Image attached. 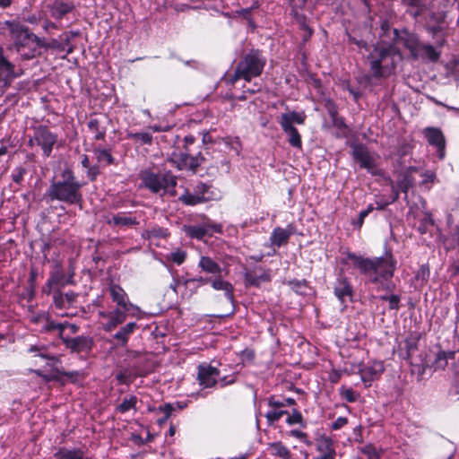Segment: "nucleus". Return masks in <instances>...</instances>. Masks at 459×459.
Wrapping results in <instances>:
<instances>
[{
	"mask_svg": "<svg viewBox=\"0 0 459 459\" xmlns=\"http://www.w3.org/2000/svg\"><path fill=\"white\" fill-rule=\"evenodd\" d=\"M347 258L365 275L368 282L377 286V290H389V282L396 269V260L391 253L383 256L368 258L348 253Z\"/></svg>",
	"mask_w": 459,
	"mask_h": 459,
	"instance_id": "obj_1",
	"label": "nucleus"
},
{
	"mask_svg": "<svg viewBox=\"0 0 459 459\" xmlns=\"http://www.w3.org/2000/svg\"><path fill=\"white\" fill-rule=\"evenodd\" d=\"M4 24L8 30L7 48L15 52L22 59H32L39 55V48L49 47L45 39L38 37L18 21H5Z\"/></svg>",
	"mask_w": 459,
	"mask_h": 459,
	"instance_id": "obj_2",
	"label": "nucleus"
},
{
	"mask_svg": "<svg viewBox=\"0 0 459 459\" xmlns=\"http://www.w3.org/2000/svg\"><path fill=\"white\" fill-rule=\"evenodd\" d=\"M108 291L113 302L117 304V307L110 310L101 308L98 311V320L103 331L110 333L118 325H122L130 313L131 316L139 317L142 310L139 307L129 301L126 292L117 284H111Z\"/></svg>",
	"mask_w": 459,
	"mask_h": 459,
	"instance_id": "obj_3",
	"label": "nucleus"
},
{
	"mask_svg": "<svg viewBox=\"0 0 459 459\" xmlns=\"http://www.w3.org/2000/svg\"><path fill=\"white\" fill-rule=\"evenodd\" d=\"M82 184L76 180L73 171L65 169L61 173V179L51 183L48 195L51 200L75 204L82 202Z\"/></svg>",
	"mask_w": 459,
	"mask_h": 459,
	"instance_id": "obj_4",
	"label": "nucleus"
},
{
	"mask_svg": "<svg viewBox=\"0 0 459 459\" xmlns=\"http://www.w3.org/2000/svg\"><path fill=\"white\" fill-rule=\"evenodd\" d=\"M265 63L266 59L259 50H250L237 65L234 74L229 78V83L234 84L239 79L249 82L252 78L262 74Z\"/></svg>",
	"mask_w": 459,
	"mask_h": 459,
	"instance_id": "obj_5",
	"label": "nucleus"
},
{
	"mask_svg": "<svg viewBox=\"0 0 459 459\" xmlns=\"http://www.w3.org/2000/svg\"><path fill=\"white\" fill-rule=\"evenodd\" d=\"M395 55L390 48L375 46L369 52L368 60L370 71L375 78H385L395 68Z\"/></svg>",
	"mask_w": 459,
	"mask_h": 459,
	"instance_id": "obj_6",
	"label": "nucleus"
},
{
	"mask_svg": "<svg viewBox=\"0 0 459 459\" xmlns=\"http://www.w3.org/2000/svg\"><path fill=\"white\" fill-rule=\"evenodd\" d=\"M437 25H429L430 30L434 35H437V39L436 40V46H432L430 44L421 43L419 51L416 53L413 58L415 59H423L430 62H437L441 55V51L438 49L442 48L446 40L444 37H439L438 33L442 31L446 24L445 22V16L443 13H439L437 15Z\"/></svg>",
	"mask_w": 459,
	"mask_h": 459,
	"instance_id": "obj_7",
	"label": "nucleus"
},
{
	"mask_svg": "<svg viewBox=\"0 0 459 459\" xmlns=\"http://www.w3.org/2000/svg\"><path fill=\"white\" fill-rule=\"evenodd\" d=\"M306 114L304 111H289L281 114L278 117L283 133L288 137V143L294 148L300 149L302 146L301 136L294 125H303L306 120Z\"/></svg>",
	"mask_w": 459,
	"mask_h": 459,
	"instance_id": "obj_8",
	"label": "nucleus"
},
{
	"mask_svg": "<svg viewBox=\"0 0 459 459\" xmlns=\"http://www.w3.org/2000/svg\"><path fill=\"white\" fill-rule=\"evenodd\" d=\"M57 142V135L51 132L46 126L34 127L33 134L30 136L28 145L31 148L37 146L42 151L44 158H48L55 144Z\"/></svg>",
	"mask_w": 459,
	"mask_h": 459,
	"instance_id": "obj_9",
	"label": "nucleus"
},
{
	"mask_svg": "<svg viewBox=\"0 0 459 459\" xmlns=\"http://www.w3.org/2000/svg\"><path fill=\"white\" fill-rule=\"evenodd\" d=\"M143 182L150 191L159 194L161 192L165 193L170 188L175 187L177 179L170 172L164 174L147 172L143 178Z\"/></svg>",
	"mask_w": 459,
	"mask_h": 459,
	"instance_id": "obj_10",
	"label": "nucleus"
},
{
	"mask_svg": "<svg viewBox=\"0 0 459 459\" xmlns=\"http://www.w3.org/2000/svg\"><path fill=\"white\" fill-rule=\"evenodd\" d=\"M352 156L358 161L361 168L366 169L372 175H381V170L377 168V157L371 153L364 145L357 144L352 148Z\"/></svg>",
	"mask_w": 459,
	"mask_h": 459,
	"instance_id": "obj_11",
	"label": "nucleus"
},
{
	"mask_svg": "<svg viewBox=\"0 0 459 459\" xmlns=\"http://www.w3.org/2000/svg\"><path fill=\"white\" fill-rule=\"evenodd\" d=\"M384 371L383 363L380 361H370L359 368L361 381L366 386H370L371 383L377 379Z\"/></svg>",
	"mask_w": 459,
	"mask_h": 459,
	"instance_id": "obj_12",
	"label": "nucleus"
},
{
	"mask_svg": "<svg viewBox=\"0 0 459 459\" xmlns=\"http://www.w3.org/2000/svg\"><path fill=\"white\" fill-rule=\"evenodd\" d=\"M18 76L19 74L15 72V65L8 60L4 55V48L0 47V82L7 85Z\"/></svg>",
	"mask_w": 459,
	"mask_h": 459,
	"instance_id": "obj_13",
	"label": "nucleus"
},
{
	"mask_svg": "<svg viewBox=\"0 0 459 459\" xmlns=\"http://www.w3.org/2000/svg\"><path fill=\"white\" fill-rule=\"evenodd\" d=\"M394 34L396 42L403 44L406 48H408L411 56L414 57L422 43L419 40L418 37L407 30L399 32L397 30H394Z\"/></svg>",
	"mask_w": 459,
	"mask_h": 459,
	"instance_id": "obj_14",
	"label": "nucleus"
},
{
	"mask_svg": "<svg viewBox=\"0 0 459 459\" xmlns=\"http://www.w3.org/2000/svg\"><path fill=\"white\" fill-rule=\"evenodd\" d=\"M219 377V370L210 365H201L198 368V379L200 385L204 387H212L215 385Z\"/></svg>",
	"mask_w": 459,
	"mask_h": 459,
	"instance_id": "obj_15",
	"label": "nucleus"
},
{
	"mask_svg": "<svg viewBox=\"0 0 459 459\" xmlns=\"http://www.w3.org/2000/svg\"><path fill=\"white\" fill-rule=\"evenodd\" d=\"M317 455L313 459H336V451L330 438L321 437L316 444Z\"/></svg>",
	"mask_w": 459,
	"mask_h": 459,
	"instance_id": "obj_16",
	"label": "nucleus"
},
{
	"mask_svg": "<svg viewBox=\"0 0 459 459\" xmlns=\"http://www.w3.org/2000/svg\"><path fill=\"white\" fill-rule=\"evenodd\" d=\"M55 459H95L89 455L87 452L77 447H60L54 454Z\"/></svg>",
	"mask_w": 459,
	"mask_h": 459,
	"instance_id": "obj_17",
	"label": "nucleus"
},
{
	"mask_svg": "<svg viewBox=\"0 0 459 459\" xmlns=\"http://www.w3.org/2000/svg\"><path fill=\"white\" fill-rule=\"evenodd\" d=\"M66 347L74 352L89 351L92 346V340L87 336L63 339Z\"/></svg>",
	"mask_w": 459,
	"mask_h": 459,
	"instance_id": "obj_18",
	"label": "nucleus"
},
{
	"mask_svg": "<svg viewBox=\"0 0 459 459\" xmlns=\"http://www.w3.org/2000/svg\"><path fill=\"white\" fill-rule=\"evenodd\" d=\"M205 282H209L213 290H221L224 293L225 298L230 302H234V287L228 281L223 280L221 275L213 279H206Z\"/></svg>",
	"mask_w": 459,
	"mask_h": 459,
	"instance_id": "obj_19",
	"label": "nucleus"
},
{
	"mask_svg": "<svg viewBox=\"0 0 459 459\" xmlns=\"http://www.w3.org/2000/svg\"><path fill=\"white\" fill-rule=\"evenodd\" d=\"M425 136L429 144L437 149L439 159L445 156V138L442 132L437 128H428L425 130Z\"/></svg>",
	"mask_w": 459,
	"mask_h": 459,
	"instance_id": "obj_20",
	"label": "nucleus"
},
{
	"mask_svg": "<svg viewBox=\"0 0 459 459\" xmlns=\"http://www.w3.org/2000/svg\"><path fill=\"white\" fill-rule=\"evenodd\" d=\"M294 233V228L291 225H288L287 228L283 229L277 227L273 229L271 236L270 242L273 247H280L283 244H286L290 237Z\"/></svg>",
	"mask_w": 459,
	"mask_h": 459,
	"instance_id": "obj_21",
	"label": "nucleus"
},
{
	"mask_svg": "<svg viewBox=\"0 0 459 459\" xmlns=\"http://www.w3.org/2000/svg\"><path fill=\"white\" fill-rule=\"evenodd\" d=\"M333 292L336 298L342 302L344 303L348 299H351L352 298V287L350 284L349 281L345 278H340L335 282Z\"/></svg>",
	"mask_w": 459,
	"mask_h": 459,
	"instance_id": "obj_22",
	"label": "nucleus"
},
{
	"mask_svg": "<svg viewBox=\"0 0 459 459\" xmlns=\"http://www.w3.org/2000/svg\"><path fill=\"white\" fill-rule=\"evenodd\" d=\"M138 328V325L134 322H129L120 327V329L113 335V339L117 342V344L121 347L127 345L129 337Z\"/></svg>",
	"mask_w": 459,
	"mask_h": 459,
	"instance_id": "obj_23",
	"label": "nucleus"
},
{
	"mask_svg": "<svg viewBox=\"0 0 459 459\" xmlns=\"http://www.w3.org/2000/svg\"><path fill=\"white\" fill-rule=\"evenodd\" d=\"M77 294H75L73 291H68L64 294L61 291L57 290L55 291L53 294L54 303L56 307L58 308L69 307L75 302Z\"/></svg>",
	"mask_w": 459,
	"mask_h": 459,
	"instance_id": "obj_24",
	"label": "nucleus"
},
{
	"mask_svg": "<svg viewBox=\"0 0 459 459\" xmlns=\"http://www.w3.org/2000/svg\"><path fill=\"white\" fill-rule=\"evenodd\" d=\"M198 267L202 272L212 275H221V267L210 256L203 255L198 262Z\"/></svg>",
	"mask_w": 459,
	"mask_h": 459,
	"instance_id": "obj_25",
	"label": "nucleus"
},
{
	"mask_svg": "<svg viewBox=\"0 0 459 459\" xmlns=\"http://www.w3.org/2000/svg\"><path fill=\"white\" fill-rule=\"evenodd\" d=\"M107 222L119 227H130L138 224L135 218L128 216L126 213H117L108 216Z\"/></svg>",
	"mask_w": 459,
	"mask_h": 459,
	"instance_id": "obj_26",
	"label": "nucleus"
},
{
	"mask_svg": "<svg viewBox=\"0 0 459 459\" xmlns=\"http://www.w3.org/2000/svg\"><path fill=\"white\" fill-rule=\"evenodd\" d=\"M268 450L272 455L282 459H290L291 456L290 451L281 442L270 443Z\"/></svg>",
	"mask_w": 459,
	"mask_h": 459,
	"instance_id": "obj_27",
	"label": "nucleus"
},
{
	"mask_svg": "<svg viewBox=\"0 0 459 459\" xmlns=\"http://www.w3.org/2000/svg\"><path fill=\"white\" fill-rule=\"evenodd\" d=\"M184 231L192 238L203 239L208 234V226L206 225H189L184 227Z\"/></svg>",
	"mask_w": 459,
	"mask_h": 459,
	"instance_id": "obj_28",
	"label": "nucleus"
},
{
	"mask_svg": "<svg viewBox=\"0 0 459 459\" xmlns=\"http://www.w3.org/2000/svg\"><path fill=\"white\" fill-rule=\"evenodd\" d=\"M126 137L127 139L134 140L135 143H138L140 144H148L151 145L152 143V134L150 132H139V133H134L132 131H127Z\"/></svg>",
	"mask_w": 459,
	"mask_h": 459,
	"instance_id": "obj_29",
	"label": "nucleus"
},
{
	"mask_svg": "<svg viewBox=\"0 0 459 459\" xmlns=\"http://www.w3.org/2000/svg\"><path fill=\"white\" fill-rule=\"evenodd\" d=\"M194 192L196 195H199V197L205 198V202L217 198L216 194L212 189V186L208 184H197L194 188Z\"/></svg>",
	"mask_w": 459,
	"mask_h": 459,
	"instance_id": "obj_30",
	"label": "nucleus"
},
{
	"mask_svg": "<svg viewBox=\"0 0 459 459\" xmlns=\"http://www.w3.org/2000/svg\"><path fill=\"white\" fill-rule=\"evenodd\" d=\"M71 275L68 279H65L64 273L61 270H56L48 281V287L49 290L55 285L56 286H65V284L70 283L72 281ZM50 290H48L49 292Z\"/></svg>",
	"mask_w": 459,
	"mask_h": 459,
	"instance_id": "obj_31",
	"label": "nucleus"
},
{
	"mask_svg": "<svg viewBox=\"0 0 459 459\" xmlns=\"http://www.w3.org/2000/svg\"><path fill=\"white\" fill-rule=\"evenodd\" d=\"M455 352L440 351L437 353L433 366L435 369H443L447 366L448 359H454Z\"/></svg>",
	"mask_w": 459,
	"mask_h": 459,
	"instance_id": "obj_32",
	"label": "nucleus"
},
{
	"mask_svg": "<svg viewBox=\"0 0 459 459\" xmlns=\"http://www.w3.org/2000/svg\"><path fill=\"white\" fill-rule=\"evenodd\" d=\"M412 185L413 178H411L410 173L405 172L400 175L397 184H394V186L398 191L400 190L404 194H407L408 190L412 186Z\"/></svg>",
	"mask_w": 459,
	"mask_h": 459,
	"instance_id": "obj_33",
	"label": "nucleus"
},
{
	"mask_svg": "<svg viewBox=\"0 0 459 459\" xmlns=\"http://www.w3.org/2000/svg\"><path fill=\"white\" fill-rule=\"evenodd\" d=\"M419 339L420 337L417 334H411L405 338L403 344L406 351V359H411L415 351H417Z\"/></svg>",
	"mask_w": 459,
	"mask_h": 459,
	"instance_id": "obj_34",
	"label": "nucleus"
},
{
	"mask_svg": "<svg viewBox=\"0 0 459 459\" xmlns=\"http://www.w3.org/2000/svg\"><path fill=\"white\" fill-rule=\"evenodd\" d=\"M89 129L95 134L96 140H103L106 134L105 127L100 126V122L97 118H91L88 122Z\"/></svg>",
	"mask_w": 459,
	"mask_h": 459,
	"instance_id": "obj_35",
	"label": "nucleus"
},
{
	"mask_svg": "<svg viewBox=\"0 0 459 459\" xmlns=\"http://www.w3.org/2000/svg\"><path fill=\"white\" fill-rule=\"evenodd\" d=\"M186 153L178 152H173L169 159V162L175 166L179 170L186 169Z\"/></svg>",
	"mask_w": 459,
	"mask_h": 459,
	"instance_id": "obj_36",
	"label": "nucleus"
},
{
	"mask_svg": "<svg viewBox=\"0 0 459 459\" xmlns=\"http://www.w3.org/2000/svg\"><path fill=\"white\" fill-rule=\"evenodd\" d=\"M137 401L138 399L134 395L126 396L122 403L117 407V411L120 413H126L130 410H135Z\"/></svg>",
	"mask_w": 459,
	"mask_h": 459,
	"instance_id": "obj_37",
	"label": "nucleus"
},
{
	"mask_svg": "<svg viewBox=\"0 0 459 459\" xmlns=\"http://www.w3.org/2000/svg\"><path fill=\"white\" fill-rule=\"evenodd\" d=\"M179 201H181L186 205H195L204 203L205 198L199 197V195H196L195 192L190 193L186 190L183 195H180Z\"/></svg>",
	"mask_w": 459,
	"mask_h": 459,
	"instance_id": "obj_38",
	"label": "nucleus"
},
{
	"mask_svg": "<svg viewBox=\"0 0 459 459\" xmlns=\"http://www.w3.org/2000/svg\"><path fill=\"white\" fill-rule=\"evenodd\" d=\"M29 352H34L35 356L47 359L48 361H51L52 363H48L49 365H52L56 360L55 356L48 353L47 349L44 346H30Z\"/></svg>",
	"mask_w": 459,
	"mask_h": 459,
	"instance_id": "obj_39",
	"label": "nucleus"
},
{
	"mask_svg": "<svg viewBox=\"0 0 459 459\" xmlns=\"http://www.w3.org/2000/svg\"><path fill=\"white\" fill-rule=\"evenodd\" d=\"M186 258V252L181 248H175L167 255V260L171 261L178 265L182 264Z\"/></svg>",
	"mask_w": 459,
	"mask_h": 459,
	"instance_id": "obj_40",
	"label": "nucleus"
},
{
	"mask_svg": "<svg viewBox=\"0 0 459 459\" xmlns=\"http://www.w3.org/2000/svg\"><path fill=\"white\" fill-rule=\"evenodd\" d=\"M97 160L100 163H104L105 165H110L114 162V158L109 152V151L106 149L98 148L94 151Z\"/></svg>",
	"mask_w": 459,
	"mask_h": 459,
	"instance_id": "obj_41",
	"label": "nucleus"
},
{
	"mask_svg": "<svg viewBox=\"0 0 459 459\" xmlns=\"http://www.w3.org/2000/svg\"><path fill=\"white\" fill-rule=\"evenodd\" d=\"M389 183H390V186H391V190H392V193H393V196L391 198V200L389 201H385V200H383V199H378L376 201V204H377V209L378 210H383L385 209L388 204H390L391 203L396 201L399 197V192L398 190L396 189V187L394 186V183L389 179Z\"/></svg>",
	"mask_w": 459,
	"mask_h": 459,
	"instance_id": "obj_42",
	"label": "nucleus"
},
{
	"mask_svg": "<svg viewBox=\"0 0 459 459\" xmlns=\"http://www.w3.org/2000/svg\"><path fill=\"white\" fill-rule=\"evenodd\" d=\"M284 414H288V411L284 410L273 409L266 412L265 418L269 425H273L274 422L278 421Z\"/></svg>",
	"mask_w": 459,
	"mask_h": 459,
	"instance_id": "obj_43",
	"label": "nucleus"
},
{
	"mask_svg": "<svg viewBox=\"0 0 459 459\" xmlns=\"http://www.w3.org/2000/svg\"><path fill=\"white\" fill-rule=\"evenodd\" d=\"M368 459H380V452L372 445H367L361 449Z\"/></svg>",
	"mask_w": 459,
	"mask_h": 459,
	"instance_id": "obj_44",
	"label": "nucleus"
},
{
	"mask_svg": "<svg viewBox=\"0 0 459 459\" xmlns=\"http://www.w3.org/2000/svg\"><path fill=\"white\" fill-rule=\"evenodd\" d=\"M403 3L405 5L417 8L413 13L414 16L420 15L424 12V4H422V0H403Z\"/></svg>",
	"mask_w": 459,
	"mask_h": 459,
	"instance_id": "obj_45",
	"label": "nucleus"
},
{
	"mask_svg": "<svg viewBox=\"0 0 459 459\" xmlns=\"http://www.w3.org/2000/svg\"><path fill=\"white\" fill-rule=\"evenodd\" d=\"M27 170L25 168L19 166L16 167L12 173V179L13 182L17 184H21L23 180V177L26 174Z\"/></svg>",
	"mask_w": 459,
	"mask_h": 459,
	"instance_id": "obj_46",
	"label": "nucleus"
},
{
	"mask_svg": "<svg viewBox=\"0 0 459 459\" xmlns=\"http://www.w3.org/2000/svg\"><path fill=\"white\" fill-rule=\"evenodd\" d=\"M46 331H58L60 334L64 332L65 329V325L64 323H56L54 321H48L47 324L44 326Z\"/></svg>",
	"mask_w": 459,
	"mask_h": 459,
	"instance_id": "obj_47",
	"label": "nucleus"
},
{
	"mask_svg": "<svg viewBox=\"0 0 459 459\" xmlns=\"http://www.w3.org/2000/svg\"><path fill=\"white\" fill-rule=\"evenodd\" d=\"M302 420V414L299 411L294 410L292 413L288 416L286 422L289 425L301 424Z\"/></svg>",
	"mask_w": 459,
	"mask_h": 459,
	"instance_id": "obj_48",
	"label": "nucleus"
},
{
	"mask_svg": "<svg viewBox=\"0 0 459 459\" xmlns=\"http://www.w3.org/2000/svg\"><path fill=\"white\" fill-rule=\"evenodd\" d=\"M380 299L382 300H386L389 303L390 309H397L399 307L400 299L397 295H390V296H381Z\"/></svg>",
	"mask_w": 459,
	"mask_h": 459,
	"instance_id": "obj_49",
	"label": "nucleus"
},
{
	"mask_svg": "<svg viewBox=\"0 0 459 459\" xmlns=\"http://www.w3.org/2000/svg\"><path fill=\"white\" fill-rule=\"evenodd\" d=\"M186 169H190L195 171L196 168L200 165V160L198 157L190 156L186 153Z\"/></svg>",
	"mask_w": 459,
	"mask_h": 459,
	"instance_id": "obj_50",
	"label": "nucleus"
},
{
	"mask_svg": "<svg viewBox=\"0 0 459 459\" xmlns=\"http://www.w3.org/2000/svg\"><path fill=\"white\" fill-rule=\"evenodd\" d=\"M160 411H163L164 412V416L160 419L158 420V423L160 425H162L164 424L168 419L170 417L171 415V411H172V407L170 404H165L164 406H160L159 408Z\"/></svg>",
	"mask_w": 459,
	"mask_h": 459,
	"instance_id": "obj_51",
	"label": "nucleus"
},
{
	"mask_svg": "<svg viewBox=\"0 0 459 459\" xmlns=\"http://www.w3.org/2000/svg\"><path fill=\"white\" fill-rule=\"evenodd\" d=\"M341 394L349 403L355 402L358 396L351 388H343Z\"/></svg>",
	"mask_w": 459,
	"mask_h": 459,
	"instance_id": "obj_52",
	"label": "nucleus"
},
{
	"mask_svg": "<svg viewBox=\"0 0 459 459\" xmlns=\"http://www.w3.org/2000/svg\"><path fill=\"white\" fill-rule=\"evenodd\" d=\"M429 271L425 264L421 265L416 273V279L420 280L422 282L426 281L429 278Z\"/></svg>",
	"mask_w": 459,
	"mask_h": 459,
	"instance_id": "obj_53",
	"label": "nucleus"
},
{
	"mask_svg": "<svg viewBox=\"0 0 459 459\" xmlns=\"http://www.w3.org/2000/svg\"><path fill=\"white\" fill-rule=\"evenodd\" d=\"M290 435L291 437H294L299 439L300 441H302V442H304V443H306L307 445L310 444V442L307 439V434L305 432H302V431L298 430V429H292V430L290 431Z\"/></svg>",
	"mask_w": 459,
	"mask_h": 459,
	"instance_id": "obj_54",
	"label": "nucleus"
},
{
	"mask_svg": "<svg viewBox=\"0 0 459 459\" xmlns=\"http://www.w3.org/2000/svg\"><path fill=\"white\" fill-rule=\"evenodd\" d=\"M348 422L347 418L345 417H338L333 423H332V429H340L343 426H345Z\"/></svg>",
	"mask_w": 459,
	"mask_h": 459,
	"instance_id": "obj_55",
	"label": "nucleus"
},
{
	"mask_svg": "<svg viewBox=\"0 0 459 459\" xmlns=\"http://www.w3.org/2000/svg\"><path fill=\"white\" fill-rule=\"evenodd\" d=\"M268 404L273 409H279V410H281V407L286 406V403H283V400H281V401L275 400L273 397L268 400Z\"/></svg>",
	"mask_w": 459,
	"mask_h": 459,
	"instance_id": "obj_56",
	"label": "nucleus"
},
{
	"mask_svg": "<svg viewBox=\"0 0 459 459\" xmlns=\"http://www.w3.org/2000/svg\"><path fill=\"white\" fill-rule=\"evenodd\" d=\"M148 130L152 131V133H159V132H167L169 130V126H161L158 125H153L148 126Z\"/></svg>",
	"mask_w": 459,
	"mask_h": 459,
	"instance_id": "obj_57",
	"label": "nucleus"
},
{
	"mask_svg": "<svg viewBox=\"0 0 459 459\" xmlns=\"http://www.w3.org/2000/svg\"><path fill=\"white\" fill-rule=\"evenodd\" d=\"M36 373L38 376L42 377L46 381H51V380H55L57 378L58 372L56 371V372H53L51 374L42 375L39 370H37Z\"/></svg>",
	"mask_w": 459,
	"mask_h": 459,
	"instance_id": "obj_58",
	"label": "nucleus"
},
{
	"mask_svg": "<svg viewBox=\"0 0 459 459\" xmlns=\"http://www.w3.org/2000/svg\"><path fill=\"white\" fill-rule=\"evenodd\" d=\"M117 379L120 384H128L129 383L128 377H127L126 374L124 372H119L117 375Z\"/></svg>",
	"mask_w": 459,
	"mask_h": 459,
	"instance_id": "obj_59",
	"label": "nucleus"
},
{
	"mask_svg": "<svg viewBox=\"0 0 459 459\" xmlns=\"http://www.w3.org/2000/svg\"><path fill=\"white\" fill-rule=\"evenodd\" d=\"M236 381L235 376H230L229 379L227 377H223L220 380L221 386H225L227 385L233 384Z\"/></svg>",
	"mask_w": 459,
	"mask_h": 459,
	"instance_id": "obj_60",
	"label": "nucleus"
},
{
	"mask_svg": "<svg viewBox=\"0 0 459 459\" xmlns=\"http://www.w3.org/2000/svg\"><path fill=\"white\" fill-rule=\"evenodd\" d=\"M208 226V230H212L214 232H221V226L220 224H205Z\"/></svg>",
	"mask_w": 459,
	"mask_h": 459,
	"instance_id": "obj_61",
	"label": "nucleus"
},
{
	"mask_svg": "<svg viewBox=\"0 0 459 459\" xmlns=\"http://www.w3.org/2000/svg\"><path fill=\"white\" fill-rule=\"evenodd\" d=\"M454 241L456 242L458 247H459V225H457L455 229V232L453 233V236H452Z\"/></svg>",
	"mask_w": 459,
	"mask_h": 459,
	"instance_id": "obj_62",
	"label": "nucleus"
},
{
	"mask_svg": "<svg viewBox=\"0 0 459 459\" xmlns=\"http://www.w3.org/2000/svg\"><path fill=\"white\" fill-rule=\"evenodd\" d=\"M259 90H260V86L257 84H255V86L253 88H247L246 90H244V93L248 92L250 94H253L255 92H257Z\"/></svg>",
	"mask_w": 459,
	"mask_h": 459,
	"instance_id": "obj_63",
	"label": "nucleus"
},
{
	"mask_svg": "<svg viewBox=\"0 0 459 459\" xmlns=\"http://www.w3.org/2000/svg\"><path fill=\"white\" fill-rule=\"evenodd\" d=\"M366 217H367V216L365 215V212H359V215L358 221H357V223H356V224H357L359 227H361V225L363 224L364 220H365V218H366Z\"/></svg>",
	"mask_w": 459,
	"mask_h": 459,
	"instance_id": "obj_64",
	"label": "nucleus"
}]
</instances>
